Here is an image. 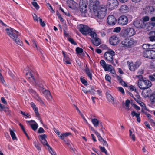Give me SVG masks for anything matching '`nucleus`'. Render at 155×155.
<instances>
[{"mask_svg": "<svg viewBox=\"0 0 155 155\" xmlns=\"http://www.w3.org/2000/svg\"><path fill=\"white\" fill-rule=\"evenodd\" d=\"M107 11V9L105 5H101L99 7L98 9L93 12V17L95 18L100 24H102L103 18L106 15Z\"/></svg>", "mask_w": 155, "mask_h": 155, "instance_id": "nucleus-1", "label": "nucleus"}, {"mask_svg": "<svg viewBox=\"0 0 155 155\" xmlns=\"http://www.w3.org/2000/svg\"><path fill=\"white\" fill-rule=\"evenodd\" d=\"M5 30L8 35L13 39L17 44L21 46L22 45V41L18 38L19 35L18 31L11 28H6Z\"/></svg>", "mask_w": 155, "mask_h": 155, "instance_id": "nucleus-2", "label": "nucleus"}, {"mask_svg": "<svg viewBox=\"0 0 155 155\" xmlns=\"http://www.w3.org/2000/svg\"><path fill=\"white\" fill-rule=\"evenodd\" d=\"M121 32L124 37H130L135 35L136 31L133 28H125L122 29Z\"/></svg>", "mask_w": 155, "mask_h": 155, "instance_id": "nucleus-3", "label": "nucleus"}, {"mask_svg": "<svg viewBox=\"0 0 155 155\" xmlns=\"http://www.w3.org/2000/svg\"><path fill=\"white\" fill-rule=\"evenodd\" d=\"M121 44L123 47L128 48L135 45L136 41L132 38H127L122 41Z\"/></svg>", "mask_w": 155, "mask_h": 155, "instance_id": "nucleus-4", "label": "nucleus"}, {"mask_svg": "<svg viewBox=\"0 0 155 155\" xmlns=\"http://www.w3.org/2000/svg\"><path fill=\"white\" fill-rule=\"evenodd\" d=\"M132 17L130 15H123L120 16L118 20V22L119 25L124 26L127 25L128 21V18Z\"/></svg>", "mask_w": 155, "mask_h": 155, "instance_id": "nucleus-5", "label": "nucleus"}, {"mask_svg": "<svg viewBox=\"0 0 155 155\" xmlns=\"http://www.w3.org/2000/svg\"><path fill=\"white\" fill-rule=\"evenodd\" d=\"M118 5L117 0H107L106 5V7L109 10H112L116 8Z\"/></svg>", "mask_w": 155, "mask_h": 155, "instance_id": "nucleus-6", "label": "nucleus"}, {"mask_svg": "<svg viewBox=\"0 0 155 155\" xmlns=\"http://www.w3.org/2000/svg\"><path fill=\"white\" fill-rule=\"evenodd\" d=\"M88 2L87 0H80L79 6L80 11L82 13H85L87 10Z\"/></svg>", "mask_w": 155, "mask_h": 155, "instance_id": "nucleus-7", "label": "nucleus"}, {"mask_svg": "<svg viewBox=\"0 0 155 155\" xmlns=\"http://www.w3.org/2000/svg\"><path fill=\"white\" fill-rule=\"evenodd\" d=\"M78 28L80 32L84 35H86L89 34L91 29L88 26L83 24L79 25Z\"/></svg>", "mask_w": 155, "mask_h": 155, "instance_id": "nucleus-8", "label": "nucleus"}, {"mask_svg": "<svg viewBox=\"0 0 155 155\" xmlns=\"http://www.w3.org/2000/svg\"><path fill=\"white\" fill-rule=\"evenodd\" d=\"M99 2L97 0H89V8L91 10L94 11L99 8Z\"/></svg>", "mask_w": 155, "mask_h": 155, "instance_id": "nucleus-9", "label": "nucleus"}, {"mask_svg": "<svg viewBox=\"0 0 155 155\" xmlns=\"http://www.w3.org/2000/svg\"><path fill=\"white\" fill-rule=\"evenodd\" d=\"M127 64L128 66L129 69L132 71H134L137 68L140 66V64L138 61H136L134 63L132 61H128Z\"/></svg>", "mask_w": 155, "mask_h": 155, "instance_id": "nucleus-10", "label": "nucleus"}, {"mask_svg": "<svg viewBox=\"0 0 155 155\" xmlns=\"http://www.w3.org/2000/svg\"><path fill=\"white\" fill-rule=\"evenodd\" d=\"M143 56L150 59L155 58V51L153 50H146L143 52Z\"/></svg>", "mask_w": 155, "mask_h": 155, "instance_id": "nucleus-11", "label": "nucleus"}, {"mask_svg": "<svg viewBox=\"0 0 155 155\" xmlns=\"http://www.w3.org/2000/svg\"><path fill=\"white\" fill-rule=\"evenodd\" d=\"M115 54V53L113 51L110 50L105 53L104 57L107 60L111 62L113 59V56H114Z\"/></svg>", "mask_w": 155, "mask_h": 155, "instance_id": "nucleus-12", "label": "nucleus"}, {"mask_svg": "<svg viewBox=\"0 0 155 155\" xmlns=\"http://www.w3.org/2000/svg\"><path fill=\"white\" fill-rule=\"evenodd\" d=\"M134 25L138 28H142L145 27V24L141 19L139 18L136 19L134 21Z\"/></svg>", "mask_w": 155, "mask_h": 155, "instance_id": "nucleus-13", "label": "nucleus"}, {"mask_svg": "<svg viewBox=\"0 0 155 155\" xmlns=\"http://www.w3.org/2000/svg\"><path fill=\"white\" fill-rule=\"evenodd\" d=\"M107 22L110 25H114L117 22V20L114 16L113 15H110L107 18Z\"/></svg>", "mask_w": 155, "mask_h": 155, "instance_id": "nucleus-14", "label": "nucleus"}, {"mask_svg": "<svg viewBox=\"0 0 155 155\" xmlns=\"http://www.w3.org/2000/svg\"><path fill=\"white\" fill-rule=\"evenodd\" d=\"M145 13L147 14H152L154 15L155 8L151 6H146L144 9Z\"/></svg>", "mask_w": 155, "mask_h": 155, "instance_id": "nucleus-15", "label": "nucleus"}, {"mask_svg": "<svg viewBox=\"0 0 155 155\" xmlns=\"http://www.w3.org/2000/svg\"><path fill=\"white\" fill-rule=\"evenodd\" d=\"M41 92L48 100L51 101L52 100V97L49 90L45 89Z\"/></svg>", "mask_w": 155, "mask_h": 155, "instance_id": "nucleus-16", "label": "nucleus"}, {"mask_svg": "<svg viewBox=\"0 0 155 155\" xmlns=\"http://www.w3.org/2000/svg\"><path fill=\"white\" fill-rule=\"evenodd\" d=\"M46 137H47L46 135L45 134L40 135L38 136V138L42 143L44 146H48L49 145L48 144L46 140Z\"/></svg>", "mask_w": 155, "mask_h": 155, "instance_id": "nucleus-17", "label": "nucleus"}, {"mask_svg": "<svg viewBox=\"0 0 155 155\" xmlns=\"http://www.w3.org/2000/svg\"><path fill=\"white\" fill-rule=\"evenodd\" d=\"M100 64L104 68V70L108 71L111 67V65L107 64L104 60H101L100 61Z\"/></svg>", "mask_w": 155, "mask_h": 155, "instance_id": "nucleus-18", "label": "nucleus"}, {"mask_svg": "<svg viewBox=\"0 0 155 155\" xmlns=\"http://www.w3.org/2000/svg\"><path fill=\"white\" fill-rule=\"evenodd\" d=\"M67 2L68 6L71 8L74 9L78 5L77 3L73 0H67Z\"/></svg>", "mask_w": 155, "mask_h": 155, "instance_id": "nucleus-19", "label": "nucleus"}, {"mask_svg": "<svg viewBox=\"0 0 155 155\" xmlns=\"http://www.w3.org/2000/svg\"><path fill=\"white\" fill-rule=\"evenodd\" d=\"M62 53L64 56L63 61L64 62L68 64H71V60L67 53L63 51Z\"/></svg>", "mask_w": 155, "mask_h": 155, "instance_id": "nucleus-20", "label": "nucleus"}, {"mask_svg": "<svg viewBox=\"0 0 155 155\" xmlns=\"http://www.w3.org/2000/svg\"><path fill=\"white\" fill-rule=\"evenodd\" d=\"M30 125L31 128L34 130L35 131L38 128V125L34 120L27 121Z\"/></svg>", "mask_w": 155, "mask_h": 155, "instance_id": "nucleus-21", "label": "nucleus"}, {"mask_svg": "<svg viewBox=\"0 0 155 155\" xmlns=\"http://www.w3.org/2000/svg\"><path fill=\"white\" fill-rule=\"evenodd\" d=\"M110 44L113 45H116L118 42V38L116 36H112L109 39Z\"/></svg>", "mask_w": 155, "mask_h": 155, "instance_id": "nucleus-22", "label": "nucleus"}, {"mask_svg": "<svg viewBox=\"0 0 155 155\" xmlns=\"http://www.w3.org/2000/svg\"><path fill=\"white\" fill-rule=\"evenodd\" d=\"M149 98L151 104H155V91L152 92L150 94Z\"/></svg>", "mask_w": 155, "mask_h": 155, "instance_id": "nucleus-23", "label": "nucleus"}, {"mask_svg": "<svg viewBox=\"0 0 155 155\" xmlns=\"http://www.w3.org/2000/svg\"><path fill=\"white\" fill-rule=\"evenodd\" d=\"M150 93V90L144 89H143V90L142 91L141 95L144 98H146L147 97L149 96Z\"/></svg>", "mask_w": 155, "mask_h": 155, "instance_id": "nucleus-24", "label": "nucleus"}, {"mask_svg": "<svg viewBox=\"0 0 155 155\" xmlns=\"http://www.w3.org/2000/svg\"><path fill=\"white\" fill-rule=\"evenodd\" d=\"M91 41L96 46H98L101 44V40L98 37L91 40Z\"/></svg>", "mask_w": 155, "mask_h": 155, "instance_id": "nucleus-25", "label": "nucleus"}, {"mask_svg": "<svg viewBox=\"0 0 155 155\" xmlns=\"http://www.w3.org/2000/svg\"><path fill=\"white\" fill-rule=\"evenodd\" d=\"M30 104L31 107L33 108L34 110V111L36 115L37 116V117H38L39 116V114L38 112V108L36 107V105L33 102H31Z\"/></svg>", "mask_w": 155, "mask_h": 155, "instance_id": "nucleus-26", "label": "nucleus"}, {"mask_svg": "<svg viewBox=\"0 0 155 155\" xmlns=\"http://www.w3.org/2000/svg\"><path fill=\"white\" fill-rule=\"evenodd\" d=\"M131 114L133 117H136L137 118V120L138 122L139 123L140 122L141 120L140 117V113H136L134 111H132Z\"/></svg>", "mask_w": 155, "mask_h": 155, "instance_id": "nucleus-27", "label": "nucleus"}, {"mask_svg": "<svg viewBox=\"0 0 155 155\" xmlns=\"http://www.w3.org/2000/svg\"><path fill=\"white\" fill-rule=\"evenodd\" d=\"M138 86L139 87L140 89H146L145 84L143 82V80L142 81V80L140 79L138 80Z\"/></svg>", "mask_w": 155, "mask_h": 155, "instance_id": "nucleus-28", "label": "nucleus"}, {"mask_svg": "<svg viewBox=\"0 0 155 155\" xmlns=\"http://www.w3.org/2000/svg\"><path fill=\"white\" fill-rule=\"evenodd\" d=\"M119 11L122 13H126L128 11V7L126 5H122L120 7Z\"/></svg>", "mask_w": 155, "mask_h": 155, "instance_id": "nucleus-29", "label": "nucleus"}, {"mask_svg": "<svg viewBox=\"0 0 155 155\" xmlns=\"http://www.w3.org/2000/svg\"><path fill=\"white\" fill-rule=\"evenodd\" d=\"M85 71L86 74L89 78L90 80H92V71L91 70H90L88 68H87L85 69Z\"/></svg>", "mask_w": 155, "mask_h": 155, "instance_id": "nucleus-30", "label": "nucleus"}, {"mask_svg": "<svg viewBox=\"0 0 155 155\" xmlns=\"http://www.w3.org/2000/svg\"><path fill=\"white\" fill-rule=\"evenodd\" d=\"M143 82L145 84L146 89L150 87L152 85L151 82L148 80H143Z\"/></svg>", "mask_w": 155, "mask_h": 155, "instance_id": "nucleus-31", "label": "nucleus"}, {"mask_svg": "<svg viewBox=\"0 0 155 155\" xmlns=\"http://www.w3.org/2000/svg\"><path fill=\"white\" fill-rule=\"evenodd\" d=\"M89 34L90 36L93 39L98 37L97 35L93 29H91V31L89 32Z\"/></svg>", "mask_w": 155, "mask_h": 155, "instance_id": "nucleus-32", "label": "nucleus"}, {"mask_svg": "<svg viewBox=\"0 0 155 155\" xmlns=\"http://www.w3.org/2000/svg\"><path fill=\"white\" fill-rule=\"evenodd\" d=\"M71 134V133L70 132H66L63 134H61L59 137L61 139L63 140L65 137H66Z\"/></svg>", "mask_w": 155, "mask_h": 155, "instance_id": "nucleus-33", "label": "nucleus"}, {"mask_svg": "<svg viewBox=\"0 0 155 155\" xmlns=\"http://www.w3.org/2000/svg\"><path fill=\"white\" fill-rule=\"evenodd\" d=\"M33 73L28 72H27L26 74V78L28 79H32V80H34L35 79L33 76Z\"/></svg>", "mask_w": 155, "mask_h": 155, "instance_id": "nucleus-34", "label": "nucleus"}, {"mask_svg": "<svg viewBox=\"0 0 155 155\" xmlns=\"http://www.w3.org/2000/svg\"><path fill=\"white\" fill-rule=\"evenodd\" d=\"M9 131L10 133V135L13 140L16 139L17 138L16 137L14 133L15 130L13 129L12 130L11 129H9Z\"/></svg>", "mask_w": 155, "mask_h": 155, "instance_id": "nucleus-35", "label": "nucleus"}, {"mask_svg": "<svg viewBox=\"0 0 155 155\" xmlns=\"http://www.w3.org/2000/svg\"><path fill=\"white\" fill-rule=\"evenodd\" d=\"M129 136L132 139V140L134 141L135 140V137L134 135V132L131 130H129Z\"/></svg>", "mask_w": 155, "mask_h": 155, "instance_id": "nucleus-36", "label": "nucleus"}, {"mask_svg": "<svg viewBox=\"0 0 155 155\" xmlns=\"http://www.w3.org/2000/svg\"><path fill=\"white\" fill-rule=\"evenodd\" d=\"M91 122L95 127H97L99 124V121L98 120L95 118L91 119Z\"/></svg>", "mask_w": 155, "mask_h": 155, "instance_id": "nucleus-37", "label": "nucleus"}, {"mask_svg": "<svg viewBox=\"0 0 155 155\" xmlns=\"http://www.w3.org/2000/svg\"><path fill=\"white\" fill-rule=\"evenodd\" d=\"M37 84L38 87V89L41 92L45 89L44 88V86L42 84L38 82Z\"/></svg>", "mask_w": 155, "mask_h": 155, "instance_id": "nucleus-38", "label": "nucleus"}, {"mask_svg": "<svg viewBox=\"0 0 155 155\" xmlns=\"http://www.w3.org/2000/svg\"><path fill=\"white\" fill-rule=\"evenodd\" d=\"M107 97L109 101L112 103H114V99L113 97L110 94H109L107 95Z\"/></svg>", "mask_w": 155, "mask_h": 155, "instance_id": "nucleus-39", "label": "nucleus"}, {"mask_svg": "<svg viewBox=\"0 0 155 155\" xmlns=\"http://www.w3.org/2000/svg\"><path fill=\"white\" fill-rule=\"evenodd\" d=\"M80 79L82 83H83L84 85L86 86L87 85V82L84 78V77H81L80 78Z\"/></svg>", "mask_w": 155, "mask_h": 155, "instance_id": "nucleus-40", "label": "nucleus"}, {"mask_svg": "<svg viewBox=\"0 0 155 155\" xmlns=\"http://www.w3.org/2000/svg\"><path fill=\"white\" fill-rule=\"evenodd\" d=\"M48 147V149L49 150V151L50 153L52 155H56V153L54 152L52 148L49 145Z\"/></svg>", "mask_w": 155, "mask_h": 155, "instance_id": "nucleus-41", "label": "nucleus"}, {"mask_svg": "<svg viewBox=\"0 0 155 155\" xmlns=\"http://www.w3.org/2000/svg\"><path fill=\"white\" fill-rule=\"evenodd\" d=\"M99 147L101 152L104 153L106 155L107 154V151L104 147L101 146H99Z\"/></svg>", "mask_w": 155, "mask_h": 155, "instance_id": "nucleus-42", "label": "nucleus"}, {"mask_svg": "<svg viewBox=\"0 0 155 155\" xmlns=\"http://www.w3.org/2000/svg\"><path fill=\"white\" fill-rule=\"evenodd\" d=\"M33 47L36 49L37 50L39 51L41 53H42V50H41L39 47H38L37 45L35 42H33Z\"/></svg>", "mask_w": 155, "mask_h": 155, "instance_id": "nucleus-43", "label": "nucleus"}, {"mask_svg": "<svg viewBox=\"0 0 155 155\" xmlns=\"http://www.w3.org/2000/svg\"><path fill=\"white\" fill-rule=\"evenodd\" d=\"M47 6L48 8L50 11L52 13H54L55 12L53 9L52 7L49 3H48L47 4Z\"/></svg>", "mask_w": 155, "mask_h": 155, "instance_id": "nucleus-44", "label": "nucleus"}, {"mask_svg": "<svg viewBox=\"0 0 155 155\" xmlns=\"http://www.w3.org/2000/svg\"><path fill=\"white\" fill-rule=\"evenodd\" d=\"M76 51L77 53L80 54L83 52V50L82 48L80 47H78L76 48Z\"/></svg>", "mask_w": 155, "mask_h": 155, "instance_id": "nucleus-45", "label": "nucleus"}, {"mask_svg": "<svg viewBox=\"0 0 155 155\" xmlns=\"http://www.w3.org/2000/svg\"><path fill=\"white\" fill-rule=\"evenodd\" d=\"M36 97V99L39 102H40L41 103L44 104V103L41 98L37 94Z\"/></svg>", "mask_w": 155, "mask_h": 155, "instance_id": "nucleus-46", "label": "nucleus"}, {"mask_svg": "<svg viewBox=\"0 0 155 155\" xmlns=\"http://www.w3.org/2000/svg\"><path fill=\"white\" fill-rule=\"evenodd\" d=\"M32 5L33 6L37 9H39V7L37 3L35 2H33L32 3Z\"/></svg>", "mask_w": 155, "mask_h": 155, "instance_id": "nucleus-47", "label": "nucleus"}, {"mask_svg": "<svg viewBox=\"0 0 155 155\" xmlns=\"http://www.w3.org/2000/svg\"><path fill=\"white\" fill-rule=\"evenodd\" d=\"M105 80L108 81L109 83H111V77L108 74H106L105 77Z\"/></svg>", "mask_w": 155, "mask_h": 155, "instance_id": "nucleus-48", "label": "nucleus"}, {"mask_svg": "<svg viewBox=\"0 0 155 155\" xmlns=\"http://www.w3.org/2000/svg\"><path fill=\"white\" fill-rule=\"evenodd\" d=\"M118 90L122 94H125V92L124 89L121 87H118L117 88Z\"/></svg>", "mask_w": 155, "mask_h": 155, "instance_id": "nucleus-49", "label": "nucleus"}, {"mask_svg": "<svg viewBox=\"0 0 155 155\" xmlns=\"http://www.w3.org/2000/svg\"><path fill=\"white\" fill-rule=\"evenodd\" d=\"M129 88L130 89V91H134L135 92H136L137 91V90L135 88V87L133 85L130 86H129Z\"/></svg>", "mask_w": 155, "mask_h": 155, "instance_id": "nucleus-50", "label": "nucleus"}, {"mask_svg": "<svg viewBox=\"0 0 155 155\" xmlns=\"http://www.w3.org/2000/svg\"><path fill=\"white\" fill-rule=\"evenodd\" d=\"M142 47L144 49H149V44H144L143 45Z\"/></svg>", "mask_w": 155, "mask_h": 155, "instance_id": "nucleus-51", "label": "nucleus"}, {"mask_svg": "<svg viewBox=\"0 0 155 155\" xmlns=\"http://www.w3.org/2000/svg\"><path fill=\"white\" fill-rule=\"evenodd\" d=\"M121 30V28L120 27H117L115 28L113 30V32H114L118 33Z\"/></svg>", "mask_w": 155, "mask_h": 155, "instance_id": "nucleus-52", "label": "nucleus"}, {"mask_svg": "<svg viewBox=\"0 0 155 155\" xmlns=\"http://www.w3.org/2000/svg\"><path fill=\"white\" fill-rule=\"evenodd\" d=\"M100 143L102 144L103 146L106 147H108V145L107 143V142L105 140H103L101 141Z\"/></svg>", "mask_w": 155, "mask_h": 155, "instance_id": "nucleus-53", "label": "nucleus"}, {"mask_svg": "<svg viewBox=\"0 0 155 155\" xmlns=\"http://www.w3.org/2000/svg\"><path fill=\"white\" fill-rule=\"evenodd\" d=\"M109 71L111 73L113 74H114L115 73V71L114 69H113L112 66L111 65V67L109 69V70L108 71Z\"/></svg>", "mask_w": 155, "mask_h": 155, "instance_id": "nucleus-54", "label": "nucleus"}, {"mask_svg": "<svg viewBox=\"0 0 155 155\" xmlns=\"http://www.w3.org/2000/svg\"><path fill=\"white\" fill-rule=\"evenodd\" d=\"M6 108V107H5V106L4 105H2V104H1L0 105V110L1 111H2L3 110H4L5 111H6V110H5V109Z\"/></svg>", "mask_w": 155, "mask_h": 155, "instance_id": "nucleus-55", "label": "nucleus"}, {"mask_svg": "<svg viewBox=\"0 0 155 155\" xmlns=\"http://www.w3.org/2000/svg\"><path fill=\"white\" fill-rule=\"evenodd\" d=\"M150 36L149 37L150 40L151 41H155V38L153 35H149Z\"/></svg>", "mask_w": 155, "mask_h": 155, "instance_id": "nucleus-56", "label": "nucleus"}, {"mask_svg": "<svg viewBox=\"0 0 155 155\" xmlns=\"http://www.w3.org/2000/svg\"><path fill=\"white\" fill-rule=\"evenodd\" d=\"M149 18L148 16H146L143 18V21L144 22L147 21L149 20Z\"/></svg>", "mask_w": 155, "mask_h": 155, "instance_id": "nucleus-57", "label": "nucleus"}, {"mask_svg": "<svg viewBox=\"0 0 155 155\" xmlns=\"http://www.w3.org/2000/svg\"><path fill=\"white\" fill-rule=\"evenodd\" d=\"M68 40L71 44L74 45L77 44L76 42H75L74 40L71 38H68Z\"/></svg>", "mask_w": 155, "mask_h": 155, "instance_id": "nucleus-58", "label": "nucleus"}, {"mask_svg": "<svg viewBox=\"0 0 155 155\" xmlns=\"http://www.w3.org/2000/svg\"><path fill=\"white\" fill-rule=\"evenodd\" d=\"M153 75H149V79L151 81H153L155 80V78L153 77Z\"/></svg>", "mask_w": 155, "mask_h": 155, "instance_id": "nucleus-59", "label": "nucleus"}, {"mask_svg": "<svg viewBox=\"0 0 155 155\" xmlns=\"http://www.w3.org/2000/svg\"><path fill=\"white\" fill-rule=\"evenodd\" d=\"M149 121L151 125L153 126L155 125V123L153 119L152 118H150V120H149Z\"/></svg>", "mask_w": 155, "mask_h": 155, "instance_id": "nucleus-60", "label": "nucleus"}, {"mask_svg": "<svg viewBox=\"0 0 155 155\" xmlns=\"http://www.w3.org/2000/svg\"><path fill=\"white\" fill-rule=\"evenodd\" d=\"M44 129L41 127L39 128L38 130V133H43L45 132Z\"/></svg>", "mask_w": 155, "mask_h": 155, "instance_id": "nucleus-61", "label": "nucleus"}, {"mask_svg": "<svg viewBox=\"0 0 155 155\" xmlns=\"http://www.w3.org/2000/svg\"><path fill=\"white\" fill-rule=\"evenodd\" d=\"M151 66V68L155 71V61L152 63Z\"/></svg>", "mask_w": 155, "mask_h": 155, "instance_id": "nucleus-62", "label": "nucleus"}, {"mask_svg": "<svg viewBox=\"0 0 155 155\" xmlns=\"http://www.w3.org/2000/svg\"><path fill=\"white\" fill-rule=\"evenodd\" d=\"M130 103V101L129 100H127L125 102V105L126 107H128Z\"/></svg>", "mask_w": 155, "mask_h": 155, "instance_id": "nucleus-63", "label": "nucleus"}, {"mask_svg": "<svg viewBox=\"0 0 155 155\" xmlns=\"http://www.w3.org/2000/svg\"><path fill=\"white\" fill-rule=\"evenodd\" d=\"M155 49V44L150 45L149 44V49Z\"/></svg>", "mask_w": 155, "mask_h": 155, "instance_id": "nucleus-64", "label": "nucleus"}]
</instances>
